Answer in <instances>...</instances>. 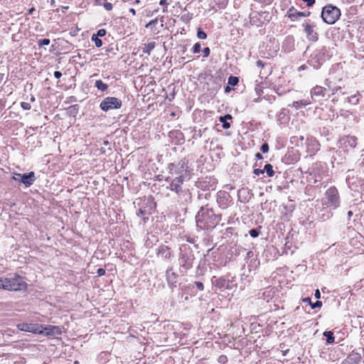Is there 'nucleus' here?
<instances>
[{
	"instance_id": "nucleus-32",
	"label": "nucleus",
	"mask_w": 364,
	"mask_h": 364,
	"mask_svg": "<svg viewBox=\"0 0 364 364\" xmlns=\"http://www.w3.org/2000/svg\"><path fill=\"white\" fill-rule=\"evenodd\" d=\"M91 40L95 43L97 48H100L102 46V41L100 38L92 35Z\"/></svg>"
},
{
	"instance_id": "nucleus-59",
	"label": "nucleus",
	"mask_w": 364,
	"mask_h": 364,
	"mask_svg": "<svg viewBox=\"0 0 364 364\" xmlns=\"http://www.w3.org/2000/svg\"><path fill=\"white\" fill-rule=\"evenodd\" d=\"M231 88L230 87V86H226L225 87V92H229L230 91Z\"/></svg>"
},
{
	"instance_id": "nucleus-26",
	"label": "nucleus",
	"mask_w": 364,
	"mask_h": 364,
	"mask_svg": "<svg viewBox=\"0 0 364 364\" xmlns=\"http://www.w3.org/2000/svg\"><path fill=\"white\" fill-rule=\"evenodd\" d=\"M156 45V43L155 41L149 42L148 43H144L142 47L143 53L145 54H147V55H150L151 51L155 48Z\"/></svg>"
},
{
	"instance_id": "nucleus-4",
	"label": "nucleus",
	"mask_w": 364,
	"mask_h": 364,
	"mask_svg": "<svg viewBox=\"0 0 364 364\" xmlns=\"http://www.w3.org/2000/svg\"><path fill=\"white\" fill-rule=\"evenodd\" d=\"M179 250V272L184 274L193 267L195 255L191 247L188 245H181Z\"/></svg>"
},
{
	"instance_id": "nucleus-21",
	"label": "nucleus",
	"mask_w": 364,
	"mask_h": 364,
	"mask_svg": "<svg viewBox=\"0 0 364 364\" xmlns=\"http://www.w3.org/2000/svg\"><path fill=\"white\" fill-rule=\"evenodd\" d=\"M311 14L310 11H297L294 7H291L288 11V17L292 21H296L301 17H306Z\"/></svg>"
},
{
	"instance_id": "nucleus-30",
	"label": "nucleus",
	"mask_w": 364,
	"mask_h": 364,
	"mask_svg": "<svg viewBox=\"0 0 364 364\" xmlns=\"http://www.w3.org/2000/svg\"><path fill=\"white\" fill-rule=\"evenodd\" d=\"M263 170L267 173L269 177H272L274 175V171L273 170V166L270 164H267Z\"/></svg>"
},
{
	"instance_id": "nucleus-57",
	"label": "nucleus",
	"mask_w": 364,
	"mask_h": 364,
	"mask_svg": "<svg viewBox=\"0 0 364 364\" xmlns=\"http://www.w3.org/2000/svg\"><path fill=\"white\" fill-rule=\"evenodd\" d=\"M4 283V279L0 277V289H3Z\"/></svg>"
},
{
	"instance_id": "nucleus-10",
	"label": "nucleus",
	"mask_w": 364,
	"mask_h": 364,
	"mask_svg": "<svg viewBox=\"0 0 364 364\" xmlns=\"http://www.w3.org/2000/svg\"><path fill=\"white\" fill-rule=\"evenodd\" d=\"M302 26L309 41L316 42L318 40V33L316 31L315 23L311 22L310 20L305 21Z\"/></svg>"
},
{
	"instance_id": "nucleus-46",
	"label": "nucleus",
	"mask_w": 364,
	"mask_h": 364,
	"mask_svg": "<svg viewBox=\"0 0 364 364\" xmlns=\"http://www.w3.org/2000/svg\"><path fill=\"white\" fill-rule=\"evenodd\" d=\"M159 4L161 6H166L168 5V2L166 0H161L159 2ZM166 11H167V9H166V7H164L163 9V12H166Z\"/></svg>"
},
{
	"instance_id": "nucleus-27",
	"label": "nucleus",
	"mask_w": 364,
	"mask_h": 364,
	"mask_svg": "<svg viewBox=\"0 0 364 364\" xmlns=\"http://www.w3.org/2000/svg\"><path fill=\"white\" fill-rule=\"evenodd\" d=\"M302 301L304 303H306V304H309L312 309H316V308H320L322 306V302L321 301H316L315 303L311 302V299L309 297H306V298L303 299Z\"/></svg>"
},
{
	"instance_id": "nucleus-13",
	"label": "nucleus",
	"mask_w": 364,
	"mask_h": 364,
	"mask_svg": "<svg viewBox=\"0 0 364 364\" xmlns=\"http://www.w3.org/2000/svg\"><path fill=\"white\" fill-rule=\"evenodd\" d=\"M21 331L30 332L36 334H43V325L38 323H21L16 326Z\"/></svg>"
},
{
	"instance_id": "nucleus-22",
	"label": "nucleus",
	"mask_w": 364,
	"mask_h": 364,
	"mask_svg": "<svg viewBox=\"0 0 364 364\" xmlns=\"http://www.w3.org/2000/svg\"><path fill=\"white\" fill-rule=\"evenodd\" d=\"M212 282L217 288L231 289V286L229 285V280H226L224 277L215 278V277H213Z\"/></svg>"
},
{
	"instance_id": "nucleus-33",
	"label": "nucleus",
	"mask_w": 364,
	"mask_h": 364,
	"mask_svg": "<svg viewBox=\"0 0 364 364\" xmlns=\"http://www.w3.org/2000/svg\"><path fill=\"white\" fill-rule=\"evenodd\" d=\"M50 41L48 38H42V39H39L37 41L38 46L39 47H41L43 46H48L50 44Z\"/></svg>"
},
{
	"instance_id": "nucleus-3",
	"label": "nucleus",
	"mask_w": 364,
	"mask_h": 364,
	"mask_svg": "<svg viewBox=\"0 0 364 364\" xmlns=\"http://www.w3.org/2000/svg\"><path fill=\"white\" fill-rule=\"evenodd\" d=\"M166 181L169 183L168 188L176 194L177 200L181 204L187 203L191 200V193L188 188H183V181L167 177Z\"/></svg>"
},
{
	"instance_id": "nucleus-49",
	"label": "nucleus",
	"mask_w": 364,
	"mask_h": 364,
	"mask_svg": "<svg viewBox=\"0 0 364 364\" xmlns=\"http://www.w3.org/2000/svg\"><path fill=\"white\" fill-rule=\"evenodd\" d=\"M53 75L55 78L59 79L62 77V73L60 71H55Z\"/></svg>"
},
{
	"instance_id": "nucleus-51",
	"label": "nucleus",
	"mask_w": 364,
	"mask_h": 364,
	"mask_svg": "<svg viewBox=\"0 0 364 364\" xmlns=\"http://www.w3.org/2000/svg\"><path fill=\"white\" fill-rule=\"evenodd\" d=\"M314 296H315V298H316V299H320V297H321V293H320V291H319V290H318V289H316V290L315 291Z\"/></svg>"
},
{
	"instance_id": "nucleus-34",
	"label": "nucleus",
	"mask_w": 364,
	"mask_h": 364,
	"mask_svg": "<svg viewBox=\"0 0 364 364\" xmlns=\"http://www.w3.org/2000/svg\"><path fill=\"white\" fill-rule=\"evenodd\" d=\"M197 37L199 39L203 40L207 38V34L203 30H201V28H198L197 30Z\"/></svg>"
},
{
	"instance_id": "nucleus-29",
	"label": "nucleus",
	"mask_w": 364,
	"mask_h": 364,
	"mask_svg": "<svg viewBox=\"0 0 364 364\" xmlns=\"http://www.w3.org/2000/svg\"><path fill=\"white\" fill-rule=\"evenodd\" d=\"M323 335V336H325L326 338L327 343L331 344V343H334L335 338L333 336V333L332 331H324Z\"/></svg>"
},
{
	"instance_id": "nucleus-40",
	"label": "nucleus",
	"mask_w": 364,
	"mask_h": 364,
	"mask_svg": "<svg viewBox=\"0 0 364 364\" xmlns=\"http://www.w3.org/2000/svg\"><path fill=\"white\" fill-rule=\"evenodd\" d=\"M220 122L223 123V127L224 129H228L230 127V124L227 122L226 119H221V118H220Z\"/></svg>"
},
{
	"instance_id": "nucleus-14",
	"label": "nucleus",
	"mask_w": 364,
	"mask_h": 364,
	"mask_svg": "<svg viewBox=\"0 0 364 364\" xmlns=\"http://www.w3.org/2000/svg\"><path fill=\"white\" fill-rule=\"evenodd\" d=\"M341 82V80L339 79L338 80H331V79H326L324 81V85L326 87V90L328 91V93H330L331 95H333L336 93H337L338 91H340L342 88L341 85H340V82Z\"/></svg>"
},
{
	"instance_id": "nucleus-5",
	"label": "nucleus",
	"mask_w": 364,
	"mask_h": 364,
	"mask_svg": "<svg viewBox=\"0 0 364 364\" xmlns=\"http://www.w3.org/2000/svg\"><path fill=\"white\" fill-rule=\"evenodd\" d=\"M135 208L136 205L139 207L136 212L137 216L143 217L144 223H146V220H148L146 215H151L152 211L156 208V203L152 196H149L144 198H137L134 202Z\"/></svg>"
},
{
	"instance_id": "nucleus-28",
	"label": "nucleus",
	"mask_w": 364,
	"mask_h": 364,
	"mask_svg": "<svg viewBox=\"0 0 364 364\" xmlns=\"http://www.w3.org/2000/svg\"><path fill=\"white\" fill-rule=\"evenodd\" d=\"M95 87L97 88L98 90L101 92H105L108 89V85L103 82L101 80H97L95 82Z\"/></svg>"
},
{
	"instance_id": "nucleus-36",
	"label": "nucleus",
	"mask_w": 364,
	"mask_h": 364,
	"mask_svg": "<svg viewBox=\"0 0 364 364\" xmlns=\"http://www.w3.org/2000/svg\"><path fill=\"white\" fill-rule=\"evenodd\" d=\"M249 234L252 237H257L259 235V231L257 228H253L249 231Z\"/></svg>"
},
{
	"instance_id": "nucleus-63",
	"label": "nucleus",
	"mask_w": 364,
	"mask_h": 364,
	"mask_svg": "<svg viewBox=\"0 0 364 364\" xmlns=\"http://www.w3.org/2000/svg\"><path fill=\"white\" fill-rule=\"evenodd\" d=\"M227 232H228L229 233H232V230H233V229L232 228H228L227 230Z\"/></svg>"
},
{
	"instance_id": "nucleus-7",
	"label": "nucleus",
	"mask_w": 364,
	"mask_h": 364,
	"mask_svg": "<svg viewBox=\"0 0 364 364\" xmlns=\"http://www.w3.org/2000/svg\"><path fill=\"white\" fill-rule=\"evenodd\" d=\"M341 14V11L338 7L328 4L322 9L321 18L325 23L333 24L339 19Z\"/></svg>"
},
{
	"instance_id": "nucleus-50",
	"label": "nucleus",
	"mask_w": 364,
	"mask_h": 364,
	"mask_svg": "<svg viewBox=\"0 0 364 364\" xmlns=\"http://www.w3.org/2000/svg\"><path fill=\"white\" fill-rule=\"evenodd\" d=\"M264 65V63H263L262 60H259L257 61V66L259 67V68H263Z\"/></svg>"
},
{
	"instance_id": "nucleus-16",
	"label": "nucleus",
	"mask_w": 364,
	"mask_h": 364,
	"mask_svg": "<svg viewBox=\"0 0 364 364\" xmlns=\"http://www.w3.org/2000/svg\"><path fill=\"white\" fill-rule=\"evenodd\" d=\"M156 255L162 259L168 261L172 258L173 252L168 246L161 245L156 249Z\"/></svg>"
},
{
	"instance_id": "nucleus-31",
	"label": "nucleus",
	"mask_w": 364,
	"mask_h": 364,
	"mask_svg": "<svg viewBox=\"0 0 364 364\" xmlns=\"http://www.w3.org/2000/svg\"><path fill=\"white\" fill-rule=\"evenodd\" d=\"M239 82V78L235 76H230L228 77V85H230L232 86H235Z\"/></svg>"
},
{
	"instance_id": "nucleus-12",
	"label": "nucleus",
	"mask_w": 364,
	"mask_h": 364,
	"mask_svg": "<svg viewBox=\"0 0 364 364\" xmlns=\"http://www.w3.org/2000/svg\"><path fill=\"white\" fill-rule=\"evenodd\" d=\"M12 179L15 181L22 183L26 187L31 186L36 181V176L33 171L27 173H14Z\"/></svg>"
},
{
	"instance_id": "nucleus-19",
	"label": "nucleus",
	"mask_w": 364,
	"mask_h": 364,
	"mask_svg": "<svg viewBox=\"0 0 364 364\" xmlns=\"http://www.w3.org/2000/svg\"><path fill=\"white\" fill-rule=\"evenodd\" d=\"M361 360V354L358 352L353 350L351 353L348 354V355L341 363V364H360Z\"/></svg>"
},
{
	"instance_id": "nucleus-44",
	"label": "nucleus",
	"mask_w": 364,
	"mask_h": 364,
	"mask_svg": "<svg viewBox=\"0 0 364 364\" xmlns=\"http://www.w3.org/2000/svg\"><path fill=\"white\" fill-rule=\"evenodd\" d=\"M69 109L71 113L75 114V113H77V112L78 110V105H72L69 107Z\"/></svg>"
},
{
	"instance_id": "nucleus-61",
	"label": "nucleus",
	"mask_w": 364,
	"mask_h": 364,
	"mask_svg": "<svg viewBox=\"0 0 364 364\" xmlns=\"http://www.w3.org/2000/svg\"><path fill=\"white\" fill-rule=\"evenodd\" d=\"M4 75L2 74V73H0V84L1 83V82L3 81L4 80Z\"/></svg>"
},
{
	"instance_id": "nucleus-42",
	"label": "nucleus",
	"mask_w": 364,
	"mask_h": 364,
	"mask_svg": "<svg viewBox=\"0 0 364 364\" xmlns=\"http://www.w3.org/2000/svg\"><path fill=\"white\" fill-rule=\"evenodd\" d=\"M194 284L196 285V287H197V289L198 290L203 291L204 285H203V284L202 282H195Z\"/></svg>"
},
{
	"instance_id": "nucleus-55",
	"label": "nucleus",
	"mask_w": 364,
	"mask_h": 364,
	"mask_svg": "<svg viewBox=\"0 0 364 364\" xmlns=\"http://www.w3.org/2000/svg\"><path fill=\"white\" fill-rule=\"evenodd\" d=\"M353 214V212H352L351 210H349V211L348 212L347 215H348V220H350V218L352 217Z\"/></svg>"
},
{
	"instance_id": "nucleus-11",
	"label": "nucleus",
	"mask_w": 364,
	"mask_h": 364,
	"mask_svg": "<svg viewBox=\"0 0 364 364\" xmlns=\"http://www.w3.org/2000/svg\"><path fill=\"white\" fill-rule=\"evenodd\" d=\"M331 97V94L328 93L326 87L324 86L316 85L311 90V99L313 101H322L328 100Z\"/></svg>"
},
{
	"instance_id": "nucleus-25",
	"label": "nucleus",
	"mask_w": 364,
	"mask_h": 364,
	"mask_svg": "<svg viewBox=\"0 0 364 364\" xmlns=\"http://www.w3.org/2000/svg\"><path fill=\"white\" fill-rule=\"evenodd\" d=\"M311 100L308 99L305 100H301L299 101H294L292 103V107H294L296 109H299L303 107H306L308 105L311 104Z\"/></svg>"
},
{
	"instance_id": "nucleus-24",
	"label": "nucleus",
	"mask_w": 364,
	"mask_h": 364,
	"mask_svg": "<svg viewBox=\"0 0 364 364\" xmlns=\"http://www.w3.org/2000/svg\"><path fill=\"white\" fill-rule=\"evenodd\" d=\"M323 168V165L321 163H316L312 167V173L314 176V182L321 181L322 179L321 173L318 172V169Z\"/></svg>"
},
{
	"instance_id": "nucleus-18",
	"label": "nucleus",
	"mask_w": 364,
	"mask_h": 364,
	"mask_svg": "<svg viewBox=\"0 0 364 364\" xmlns=\"http://www.w3.org/2000/svg\"><path fill=\"white\" fill-rule=\"evenodd\" d=\"M166 277L169 287L173 289L178 282V274L173 272V267H170L166 269Z\"/></svg>"
},
{
	"instance_id": "nucleus-52",
	"label": "nucleus",
	"mask_w": 364,
	"mask_h": 364,
	"mask_svg": "<svg viewBox=\"0 0 364 364\" xmlns=\"http://www.w3.org/2000/svg\"><path fill=\"white\" fill-rule=\"evenodd\" d=\"M220 118H221V119H232V116L230 114H226L225 116H223V117H220Z\"/></svg>"
},
{
	"instance_id": "nucleus-60",
	"label": "nucleus",
	"mask_w": 364,
	"mask_h": 364,
	"mask_svg": "<svg viewBox=\"0 0 364 364\" xmlns=\"http://www.w3.org/2000/svg\"><path fill=\"white\" fill-rule=\"evenodd\" d=\"M129 12H131L133 15L136 14V11L133 8L129 9Z\"/></svg>"
},
{
	"instance_id": "nucleus-41",
	"label": "nucleus",
	"mask_w": 364,
	"mask_h": 364,
	"mask_svg": "<svg viewBox=\"0 0 364 364\" xmlns=\"http://www.w3.org/2000/svg\"><path fill=\"white\" fill-rule=\"evenodd\" d=\"M103 6H104L105 9L107 11H111L113 8L112 4L109 2H105L103 4Z\"/></svg>"
},
{
	"instance_id": "nucleus-17",
	"label": "nucleus",
	"mask_w": 364,
	"mask_h": 364,
	"mask_svg": "<svg viewBox=\"0 0 364 364\" xmlns=\"http://www.w3.org/2000/svg\"><path fill=\"white\" fill-rule=\"evenodd\" d=\"M230 196L226 191H219L217 193V203L222 209H225L228 207L230 201Z\"/></svg>"
},
{
	"instance_id": "nucleus-47",
	"label": "nucleus",
	"mask_w": 364,
	"mask_h": 364,
	"mask_svg": "<svg viewBox=\"0 0 364 364\" xmlns=\"http://www.w3.org/2000/svg\"><path fill=\"white\" fill-rule=\"evenodd\" d=\"M98 277H101L105 274V269L103 268H99L97 271Z\"/></svg>"
},
{
	"instance_id": "nucleus-6",
	"label": "nucleus",
	"mask_w": 364,
	"mask_h": 364,
	"mask_svg": "<svg viewBox=\"0 0 364 364\" xmlns=\"http://www.w3.org/2000/svg\"><path fill=\"white\" fill-rule=\"evenodd\" d=\"M321 204L323 208L331 210H336L340 207L341 197L335 186H331L326 191L321 198Z\"/></svg>"
},
{
	"instance_id": "nucleus-9",
	"label": "nucleus",
	"mask_w": 364,
	"mask_h": 364,
	"mask_svg": "<svg viewBox=\"0 0 364 364\" xmlns=\"http://www.w3.org/2000/svg\"><path fill=\"white\" fill-rule=\"evenodd\" d=\"M122 106V102L120 99L115 97H107L100 102V107L104 112H108L111 109H117Z\"/></svg>"
},
{
	"instance_id": "nucleus-53",
	"label": "nucleus",
	"mask_w": 364,
	"mask_h": 364,
	"mask_svg": "<svg viewBox=\"0 0 364 364\" xmlns=\"http://www.w3.org/2000/svg\"><path fill=\"white\" fill-rule=\"evenodd\" d=\"M255 159L257 160H262L263 159V156L260 153H257L255 154Z\"/></svg>"
},
{
	"instance_id": "nucleus-8",
	"label": "nucleus",
	"mask_w": 364,
	"mask_h": 364,
	"mask_svg": "<svg viewBox=\"0 0 364 364\" xmlns=\"http://www.w3.org/2000/svg\"><path fill=\"white\" fill-rule=\"evenodd\" d=\"M3 289L9 291H21L27 288V284L23 280V277L19 275L15 274L14 277L11 278L4 279Z\"/></svg>"
},
{
	"instance_id": "nucleus-20",
	"label": "nucleus",
	"mask_w": 364,
	"mask_h": 364,
	"mask_svg": "<svg viewBox=\"0 0 364 364\" xmlns=\"http://www.w3.org/2000/svg\"><path fill=\"white\" fill-rule=\"evenodd\" d=\"M43 333L47 336H60L62 333V328L58 326H43Z\"/></svg>"
},
{
	"instance_id": "nucleus-39",
	"label": "nucleus",
	"mask_w": 364,
	"mask_h": 364,
	"mask_svg": "<svg viewBox=\"0 0 364 364\" xmlns=\"http://www.w3.org/2000/svg\"><path fill=\"white\" fill-rule=\"evenodd\" d=\"M21 107L24 110H30L31 109V106L30 103L26 102H22L21 103Z\"/></svg>"
},
{
	"instance_id": "nucleus-54",
	"label": "nucleus",
	"mask_w": 364,
	"mask_h": 364,
	"mask_svg": "<svg viewBox=\"0 0 364 364\" xmlns=\"http://www.w3.org/2000/svg\"><path fill=\"white\" fill-rule=\"evenodd\" d=\"M219 359L220 363H223L225 360H227V358L226 356L222 355L220 357Z\"/></svg>"
},
{
	"instance_id": "nucleus-35",
	"label": "nucleus",
	"mask_w": 364,
	"mask_h": 364,
	"mask_svg": "<svg viewBox=\"0 0 364 364\" xmlns=\"http://www.w3.org/2000/svg\"><path fill=\"white\" fill-rule=\"evenodd\" d=\"M201 50V46L200 43H196L192 48V52L193 53H199Z\"/></svg>"
},
{
	"instance_id": "nucleus-45",
	"label": "nucleus",
	"mask_w": 364,
	"mask_h": 364,
	"mask_svg": "<svg viewBox=\"0 0 364 364\" xmlns=\"http://www.w3.org/2000/svg\"><path fill=\"white\" fill-rule=\"evenodd\" d=\"M253 173L254 174H255L256 176H259L260 174H262L264 173V170L263 169H259V168H255L253 170Z\"/></svg>"
},
{
	"instance_id": "nucleus-2",
	"label": "nucleus",
	"mask_w": 364,
	"mask_h": 364,
	"mask_svg": "<svg viewBox=\"0 0 364 364\" xmlns=\"http://www.w3.org/2000/svg\"><path fill=\"white\" fill-rule=\"evenodd\" d=\"M168 168L169 170L171 178L180 179L183 181H189L192 176V169L188 166V161L184 158L177 164H169Z\"/></svg>"
},
{
	"instance_id": "nucleus-43",
	"label": "nucleus",
	"mask_w": 364,
	"mask_h": 364,
	"mask_svg": "<svg viewBox=\"0 0 364 364\" xmlns=\"http://www.w3.org/2000/svg\"><path fill=\"white\" fill-rule=\"evenodd\" d=\"M202 51L203 53V57L207 58L210 55V49L208 47L204 48Z\"/></svg>"
},
{
	"instance_id": "nucleus-38",
	"label": "nucleus",
	"mask_w": 364,
	"mask_h": 364,
	"mask_svg": "<svg viewBox=\"0 0 364 364\" xmlns=\"http://www.w3.org/2000/svg\"><path fill=\"white\" fill-rule=\"evenodd\" d=\"M260 151L263 153V154H266L269 151V144L267 143V142H264L262 146H261V148H260Z\"/></svg>"
},
{
	"instance_id": "nucleus-1",
	"label": "nucleus",
	"mask_w": 364,
	"mask_h": 364,
	"mask_svg": "<svg viewBox=\"0 0 364 364\" xmlns=\"http://www.w3.org/2000/svg\"><path fill=\"white\" fill-rule=\"evenodd\" d=\"M196 225L201 230H212L221 220V215L215 214L213 209L201 207L196 216Z\"/></svg>"
},
{
	"instance_id": "nucleus-48",
	"label": "nucleus",
	"mask_w": 364,
	"mask_h": 364,
	"mask_svg": "<svg viewBox=\"0 0 364 364\" xmlns=\"http://www.w3.org/2000/svg\"><path fill=\"white\" fill-rule=\"evenodd\" d=\"M303 1L306 3L308 6H311L315 4V0H302Z\"/></svg>"
},
{
	"instance_id": "nucleus-62",
	"label": "nucleus",
	"mask_w": 364,
	"mask_h": 364,
	"mask_svg": "<svg viewBox=\"0 0 364 364\" xmlns=\"http://www.w3.org/2000/svg\"><path fill=\"white\" fill-rule=\"evenodd\" d=\"M35 100H36L35 97H34L33 95H31V99H30V101H31V102H35Z\"/></svg>"
},
{
	"instance_id": "nucleus-56",
	"label": "nucleus",
	"mask_w": 364,
	"mask_h": 364,
	"mask_svg": "<svg viewBox=\"0 0 364 364\" xmlns=\"http://www.w3.org/2000/svg\"><path fill=\"white\" fill-rule=\"evenodd\" d=\"M354 0H342V1L345 4H350L353 2Z\"/></svg>"
},
{
	"instance_id": "nucleus-58",
	"label": "nucleus",
	"mask_w": 364,
	"mask_h": 364,
	"mask_svg": "<svg viewBox=\"0 0 364 364\" xmlns=\"http://www.w3.org/2000/svg\"><path fill=\"white\" fill-rule=\"evenodd\" d=\"M35 11V9L33 7L31 8L28 11V14H32V13Z\"/></svg>"
},
{
	"instance_id": "nucleus-15",
	"label": "nucleus",
	"mask_w": 364,
	"mask_h": 364,
	"mask_svg": "<svg viewBox=\"0 0 364 364\" xmlns=\"http://www.w3.org/2000/svg\"><path fill=\"white\" fill-rule=\"evenodd\" d=\"M324 62V55L321 51H315L311 55L309 63L314 68L318 69Z\"/></svg>"
},
{
	"instance_id": "nucleus-64",
	"label": "nucleus",
	"mask_w": 364,
	"mask_h": 364,
	"mask_svg": "<svg viewBox=\"0 0 364 364\" xmlns=\"http://www.w3.org/2000/svg\"><path fill=\"white\" fill-rule=\"evenodd\" d=\"M229 285H230V286H231V289H232V287L234 286V284H233V282H232V280H231V281H230V280H229Z\"/></svg>"
},
{
	"instance_id": "nucleus-23",
	"label": "nucleus",
	"mask_w": 364,
	"mask_h": 364,
	"mask_svg": "<svg viewBox=\"0 0 364 364\" xmlns=\"http://www.w3.org/2000/svg\"><path fill=\"white\" fill-rule=\"evenodd\" d=\"M358 139L355 136H346L341 139V141L346 146H349L350 148L354 149L357 146Z\"/></svg>"
},
{
	"instance_id": "nucleus-37",
	"label": "nucleus",
	"mask_w": 364,
	"mask_h": 364,
	"mask_svg": "<svg viewBox=\"0 0 364 364\" xmlns=\"http://www.w3.org/2000/svg\"><path fill=\"white\" fill-rule=\"evenodd\" d=\"M107 33V31L104 28H101V29H99L97 32V33H94L93 36H97V38L99 37H103L106 35Z\"/></svg>"
}]
</instances>
